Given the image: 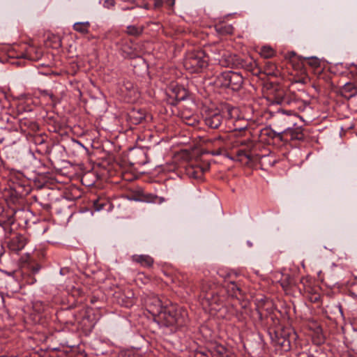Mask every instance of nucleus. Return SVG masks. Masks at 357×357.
Returning <instances> with one entry per match:
<instances>
[{"label": "nucleus", "mask_w": 357, "mask_h": 357, "mask_svg": "<svg viewBox=\"0 0 357 357\" xmlns=\"http://www.w3.org/2000/svg\"><path fill=\"white\" fill-rule=\"evenodd\" d=\"M149 312L157 319L161 326L172 327V331L184 326L188 321L186 310L176 307H164L157 296H153L145 301Z\"/></svg>", "instance_id": "obj_1"}, {"label": "nucleus", "mask_w": 357, "mask_h": 357, "mask_svg": "<svg viewBox=\"0 0 357 357\" xmlns=\"http://www.w3.org/2000/svg\"><path fill=\"white\" fill-rule=\"evenodd\" d=\"M208 64L207 57L203 51L188 53L183 62L184 67L191 73H198Z\"/></svg>", "instance_id": "obj_2"}, {"label": "nucleus", "mask_w": 357, "mask_h": 357, "mask_svg": "<svg viewBox=\"0 0 357 357\" xmlns=\"http://www.w3.org/2000/svg\"><path fill=\"white\" fill-rule=\"evenodd\" d=\"M202 304L204 307H209L211 310H217L216 305H219L220 298L217 292L206 285H203L200 294Z\"/></svg>", "instance_id": "obj_3"}, {"label": "nucleus", "mask_w": 357, "mask_h": 357, "mask_svg": "<svg viewBox=\"0 0 357 357\" xmlns=\"http://www.w3.org/2000/svg\"><path fill=\"white\" fill-rule=\"evenodd\" d=\"M272 137H277L281 141L303 140L304 139V135L301 128H292L291 127L286 128L280 132H274Z\"/></svg>", "instance_id": "obj_4"}, {"label": "nucleus", "mask_w": 357, "mask_h": 357, "mask_svg": "<svg viewBox=\"0 0 357 357\" xmlns=\"http://www.w3.org/2000/svg\"><path fill=\"white\" fill-rule=\"evenodd\" d=\"M223 115L218 109L208 110L206 112L205 124L211 128H218L221 125Z\"/></svg>", "instance_id": "obj_5"}, {"label": "nucleus", "mask_w": 357, "mask_h": 357, "mask_svg": "<svg viewBox=\"0 0 357 357\" xmlns=\"http://www.w3.org/2000/svg\"><path fill=\"white\" fill-rule=\"evenodd\" d=\"M243 82V78L239 73L228 71L227 88L238 91L241 88Z\"/></svg>", "instance_id": "obj_6"}, {"label": "nucleus", "mask_w": 357, "mask_h": 357, "mask_svg": "<svg viewBox=\"0 0 357 357\" xmlns=\"http://www.w3.org/2000/svg\"><path fill=\"white\" fill-rule=\"evenodd\" d=\"M282 103L291 106L294 109H301L305 106V102L295 93L286 94L282 100Z\"/></svg>", "instance_id": "obj_7"}, {"label": "nucleus", "mask_w": 357, "mask_h": 357, "mask_svg": "<svg viewBox=\"0 0 357 357\" xmlns=\"http://www.w3.org/2000/svg\"><path fill=\"white\" fill-rule=\"evenodd\" d=\"M133 261L139 264L142 266L149 268L153 264L154 260L149 255H134L132 256Z\"/></svg>", "instance_id": "obj_8"}, {"label": "nucleus", "mask_w": 357, "mask_h": 357, "mask_svg": "<svg viewBox=\"0 0 357 357\" xmlns=\"http://www.w3.org/2000/svg\"><path fill=\"white\" fill-rule=\"evenodd\" d=\"M26 243V238L24 236L17 235L10 241L9 246L10 249L19 251L22 250L24 248Z\"/></svg>", "instance_id": "obj_9"}, {"label": "nucleus", "mask_w": 357, "mask_h": 357, "mask_svg": "<svg viewBox=\"0 0 357 357\" xmlns=\"http://www.w3.org/2000/svg\"><path fill=\"white\" fill-rule=\"evenodd\" d=\"M342 95L350 98L357 94V88L351 83H346L342 89Z\"/></svg>", "instance_id": "obj_10"}, {"label": "nucleus", "mask_w": 357, "mask_h": 357, "mask_svg": "<svg viewBox=\"0 0 357 357\" xmlns=\"http://www.w3.org/2000/svg\"><path fill=\"white\" fill-rule=\"evenodd\" d=\"M228 71H225L218 75L214 80V84L217 87L227 88Z\"/></svg>", "instance_id": "obj_11"}, {"label": "nucleus", "mask_w": 357, "mask_h": 357, "mask_svg": "<svg viewBox=\"0 0 357 357\" xmlns=\"http://www.w3.org/2000/svg\"><path fill=\"white\" fill-rule=\"evenodd\" d=\"M208 168L206 167L205 169L197 167H190L188 169V174L189 176L192 177L196 179H201L203 176L204 172L206 171Z\"/></svg>", "instance_id": "obj_12"}, {"label": "nucleus", "mask_w": 357, "mask_h": 357, "mask_svg": "<svg viewBox=\"0 0 357 357\" xmlns=\"http://www.w3.org/2000/svg\"><path fill=\"white\" fill-rule=\"evenodd\" d=\"M217 32L222 35H229L233 33L234 28L231 24H220L215 26Z\"/></svg>", "instance_id": "obj_13"}, {"label": "nucleus", "mask_w": 357, "mask_h": 357, "mask_svg": "<svg viewBox=\"0 0 357 357\" xmlns=\"http://www.w3.org/2000/svg\"><path fill=\"white\" fill-rule=\"evenodd\" d=\"M264 72L268 75L277 76L279 71L275 63L271 61H266L264 65Z\"/></svg>", "instance_id": "obj_14"}, {"label": "nucleus", "mask_w": 357, "mask_h": 357, "mask_svg": "<svg viewBox=\"0 0 357 357\" xmlns=\"http://www.w3.org/2000/svg\"><path fill=\"white\" fill-rule=\"evenodd\" d=\"M89 26L90 23L89 22H76L73 24L74 30L81 33H87Z\"/></svg>", "instance_id": "obj_15"}, {"label": "nucleus", "mask_w": 357, "mask_h": 357, "mask_svg": "<svg viewBox=\"0 0 357 357\" xmlns=\"http://www.w3.org/2000/svg\"><path fill=\"white\" fill-rule=\"evenodd\" d=\"M231 353L221 345L215 347L212 352L213 357H227Z\"/></svg>", "instance_id": "obj_16"}, {"label": "nucleus", "mask_w": 357, "mask_h": 357, "mask_svg": "<svg viewBox=\"0 0 357 357\" xmlns=\"http://www.w3.org/2000/svg\"><path fill=\"white\" fill-rule=\"evenodd\" d=\"M208 141L209 142H211V144H217L218 145V149L215 151H212L211 153L213 155H218L222 154L223 149L222 147V139L221 137L210 138L208 139Z\"/></svg>", "instance_id": "obj_17"}, {"label": "nucleus", "mask_w": 357, "mask_h": 357, "mask_svg": "<svg viewBox=\"0 0 357 357\" xmlns=\"http://www.w3.org/2000/svg\"><path fill=\"white\" fill-rule=\"evenodd\" d=\"M2 120H6L8 124L7 127H5L6 129L8 130L9 131L17 130V120L15 117L6 116L5 117H2Z\"/></svg>", "instance_id": "obj_18"}, {"label": "nucleus", "mask_w": 357, "mask_h": 357, "mask_svg": "<svg viewBox=\"0 0 357 357\" xmlns=\"http://www.w3.org/2000/svg\"><path fill=\"white\" fill-rule=\"evenodd\" d=\"M227 289L231 296L238 297V295L242 294V290L235 282H230L228 284Z\"/></svg>", "instance_id": "obj_19"}, {"label": "nucleus", "mask_w": 357, "mask_h": 357, "mask_svg": "<svg viewBox=\"0 0 357 357\" xmlns=\"http://www.w3.org/2000/svg\"><path fill=\"white\" fill-rule=\"evenodd\" d=\"M275 53V50L270 46H263L259 52L260 55L265 59L273 57Z\"/></svg>", "instance_id": "obj_20"}, {"label": "nucleus", "mask_w": 357, "mask_h": 357, "mask_svg": "<svg viewBox=\"0 0 357 357\" xmlns=\"http://www.w3.org/2000/svg\"><path fill=\"white\" fill-rule=\"evenodd\" d=\"M117 357H139L138 355V352L135 350L128 349L121 351Z\"/></svg>", "instance_id": "obj_21"}, {"label": "nucleus", "mask_w": 357, "mask_h": 357, "mask_svg": "<svg viewBox=\"0 0 357 357\" xmlns=\"http://www.w3.org/2000/svg\"><path fill=\"white\" fill-rule=\"evenodd\" d=\"M142 29L136 26L130 25L127 27V33L131 36H139L142 33Z\"/></svg>", "instance_id": "obj_22"}, {"label": "nucleus", "mask_w": 357, "mask_h": 357, "mask_svg": "<svg viewBox=\"0 0 357 357\" xmlns=\"http://www.w3.org/2000/svg\"><path fill=\"white\" fill-rule=\"evenodd\" d=\"M293 279L288 275L284 276V278L281 280V286L284 290H287L293 284Z\"/></svg>", "instance_id": "obj_23"}, {"label": "nucleus", "mask_w": 357, "mask_h": 357, "mask_svg": "<svg viewBox=\"0 0 357 357\" xmlns=\"http://www.w3.org/2000/svg\"><path fill=\"white\" fill-rule=\"evenodd\" d=\"M303 59L306 60L307 63L314 68L318 67L320 64V61L317 57H305Z\"/></svg>", "instance_id": "obj_24"}, {"label": "nucleus", "mask_w": 357, "mask_h": 357, "mask_svg": "<svg viewBox=\"0 0 357 357\" xmlns=\"http://www.w3.org/2000/svg\"><path fill=\"white\" fill-rule=\"evenodd\" d=\"M237 155L240 158H246L248 159H250V156L249 155V154L244 150H239L238 152H237Z\"/></svg>", "instance_id": "obj_25"}, {"label": "nucleus", "mask_w": 357, "mask_h": 357, "mask_svg": "<svg viewBox=\"0 0 357 357\" xmlns=\"http://www.w3.org/2000/svg\"><path fill=\"white\" fill-rule=\"evenodd\" d=\"M105 204L100 203L99 201L96 200L94 202V207L96 211H100L104 208Z\"/></svg>", "instance_id": "obj_26"}, {"label": "nucleus", "mask_w": 357, "mask_h": 357, "mask_svg": "<svg viewBox=\"0 0 357 357\" xmlns=\"http://www.w3.org/2000/svg\"><path fill=\"white\" fill-rule=\"evenodd\" d=\"M155 8H159L162 6V0H151Z\"/></svg>", "instance_id": "obj_27"}, {"label": "nucleus", "mask_w": 357, "mask_h": 357, "mask_svg": "<svg viewBox=\"0 0 357 357\" xmlns=\"http://www.w3.org/2000/svg\"><path fill=\"white\" fill-rule=\"evenodd\" d=\"M296 56V54L294 52H291L287 53L286 58L289 59L290 60L294 59Z\"/></svg>", "instance_id": "obj_28"}, {"label": "nucleus", "mask_w": 357, "mask_h": 357, "mask_svg": "<svg viewBox=\"0 0 357 357\" xmlns=\"http://www.w3.org/2000/svg\"><path fill=\"white\" fill-rule=\"evenodd\" d=\"M278 112L283 114H287L288 116H291L294 114V112L291 109H289V110L281 109V110H279Z\"/></svg>", "instance_id": "obj_29"}, {"label": "nucleus", "mask_w": 357, "mask_h": 357, "mask_svg": "<svg viewBox=\"0 0 357 357\" xmlns=\"http://www.w3.org/2000/svg\"><path fill=\"white\" fill-rule=\"evenodd\" d=\"M114 6V0H107L104 3V6L107 8H109L110 6Z\"/></svg>", "instance_id": "obj_30"}, {"label": "nucleus", "mask_w": 357, "mask_h": 357, "mask_svg": "<svg viewBox=\"0 0 357 357\" xmlns=\"http://www.w3.org/2000/svg\"><path fill=\"white\" fill-rule=\"evenodd\" d=\"M267 161H268L269 163H271V161H270V160H269L268 156H266V155L262 156V158H261V163H262V164H264V162H267ZM274 162H275V161H273V162H272V164H273V163H274Z\"/></svg>", "instance_id": "obj_31"}, {"label": "nucleus", "mask_w": 357, "mask_h": 357, "mask_svg": "<svg viewBox=\"0 0 357 357\" xmlns=\"http://www.w3.org/2000/svg\"><path fill=\"white\" fill-rule=\"evenodd\" d=\"M121 1H123V2L130 3L131 4H134L135 3V0H121Z\"/></svg>", "instance_id": "obj_32"}, {"label": "nucleus", "mask_w": 357, "mask_h": 357, "mask_svg": "<svg viewBox=\"0 0 357 357\" xmlns=\"http://www.w3.org/2000/svg\"><path fill=\"white\" fill-rule=\"evenodd\" d=\"M135 7V6H125V7H122V9L123 10H128V9H132L133 8Z\"/></svg>", "instance_id": "obj_33"}, {"label": "nucleus", "mask_w": 357, "mask_h": 357, "mask_svg": "<svg viewBox=\"0 0 357 357\" xmlns=\"http://www.w3.org/2000/svg\"><path fill=\"white\" fill-rule=\"evenodd\" d=\"M49 96H50V99L52 100V101L54 102L55 100V97L52 93H50Z\"/></svg>", "instance_id": "obj_34"}, {"label": "nucleus", "mask_w": 357, "mask_h": 357, "mask_svg": "<svg viewBox=\"0 0 357 357\" xmlns=\"http://www.w3.org/2000/svg\"><path fill=\"white\" fill-rule=\"evenodd\" d=\"M187 124H189V125H193L194 123L190 119L189 121H187L186 122Z\"/></svg>", "instance_id": "obj_35"}, {"label": "nucleus", "mask_w": 357, "mask_h": 357, "mask_svg": "<svg viewBox=\"0 0 357 357\" xmlns=\"http://www.w3.org/2000/svg\"><path fill=\"white\" fill-rule=\"evenodd\" d=\"M227 357H236L233 354H230Z\"/></svg>", "instance_id": "obj_36"}, {"label": "nucleus", "mask_w": 357, "mask_h": 357, "mask_svg": "<svg viewBox=\"0 0 357 357\" xmlns=\"http://www.w3.org/2000/svg\"><path fill=\"white\" fill-rule=\"evenodd\" d=\"M170 4H171L172 6V5H174V0L171 1Z\"/></svg>", "instance_id": "obj_37"}, {"label": "nucleus", "mask_w": 357, "mask_h": 357, "mask_svg": "<svg viewBox=\"0 0 357 357\" xmlns=\"http://www.w3.org/2000/svg\"><path fill=\"white\" fill-rule=\"evenodd\" d=\"M60 273H61V274L63 273V269H61Z\"/></svg>", "instance_id": "obj_38"}, {"label": "nucleus", "mask_w": 357, "mask_h": 357, "mask_svg": "<svg viewBox=\"0 0 357 357\" xmlns=\"http://www.w3.org/2000/svg\"><path fill=\"white\" fill-rule=\"evenodd\" d=\"M203 357H208L207 355H203Z\"/></svg>", "instance_id": "obj_39"}]
</instances>
